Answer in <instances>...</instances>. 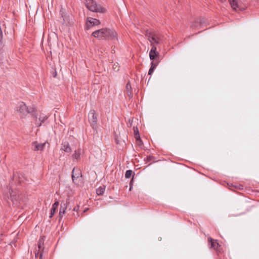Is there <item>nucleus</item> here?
<instances>
[{
	"instance_id": "obj_16",
	"label": "nucleus",
	"mask_w": 259,
	"mask_h": 259,
	"mask_svg": "<svg viewBox=\"0 0 259 259\" xmlns=\"http://www.w3.org/2000/svg\"><path fill=\"white\" fill-rule=\"evenodd\" d=\"M131 90H132V86H131V84L128 82L126 84V94L127 95L130 97H132V95H133V94H132V92L131 91Z\"/></svg>"
},
{
	"instance_id": "obj_19",
	"label": "nucleus",
	"mask_w": 259,
	"mask_h": 259,
	"mask_svg": "<svg viewBox=\"0 0 259 259\" xmlns=\"http://www.w3.org/2000/svg\"><path fill=\"white\" fill-rule=\"evenodd\" d=\"M133 175V171L132 170H127L125 175V177L126 178H130Z\"/></svg>"
},
{
	"instance_id": "obj_6",
	"label": "nucleus",
	"mask_w": 259,
	"mask_h": 259,
	"mask_svg": "<svg viewBox=\"0 0 259 259\" xmlns=\"http://www.w3.org/2000/svg\"><path fill=\"white\" fill-rule=\"evenodd\" d=\"M148 39L150 45H157L162 42L161 36L157 34H151L148 36Z\"/></svg>"
},
{
	"instance_id": "obj_24",
	"label": "nucleus",
	"mask_w": 259,
	"mask_h": 259,
	"mask_svg": "<svg viewBox=\"0 0 259 259\" xmlns=\"http://www.w3.org/2000/svg\"><path fill=\"white\" fill-rule=\"evenodd\" d=\"M59 205V202L58 201H56L52 205V208L56 209L58 207Z\"/></svg>"
},
{
	"instance_id": "obj_28",
	"label": "nucleus",
	"mask_w": 259,
	"mask_h": 259,
	"mask_svg": "<svg viewBox=\"0 0 259 259\" xmlns=\"http://www.w3.org/2000/svg\"><path fill=\"white\" fill-rule=\"evenodd\" d=\"M76 210H77V209H76V207H74V208H73V210H74V211H75Z\"/></svg>"
},
{
	"instance_id": "obj_11",
	"label": "nucleus",
	"mask_w": 259,
	"mask_h": 259,
	"mask_svg": "<svg viewBox=\"0 0 259 259\" xmlns=\"http://www.w3.org/2000/svg\"><path fill=\"white\" fill-rule=\"evenodd\" d=\"M240 3V0H230V5H231L232 8L235 10H237V8H239Z\"/></svg>"
},
{
	"instance_id": "obj_9",
	"label": "nucleus",
	"mask_w": 259,
	"mask_h": 259,
	"mask_svg": "<svg viewBox=\"0 0 259 259\" xmlns=\"http://www.w3.org/2000/svg\"><path fill=\"white\" fill-rule=\"evenodd\" d=\"M47 145L48 147L49 146L50 144L49 143L46 142L44 143H38L37 142L35 141L32 143V149L34 151L37 150H42Z\"/></svg>"
},
{
	"instance_id": "obj_20",
	"label": "nucleus",
	"mask_w": 259,
	"mask_h": 259,
	"mask_svg": "<svg viewBox=\"0 0 259 259\" xmlns=\"http://www.w3.org/2000/svg\"><path fill=\"white\" fill-rule=\"evenodd\" d=\"M135 139H136V141L137 142V143H138V144L139 145H141V138H140V134H136V136H135Z\"/></svg>"
},
{
	"instance_id": "obj_5",
	"label": "nucleus",
	"mask_w": 259,
	"mask_h": 259,
	"mask_svg": "<svg viewBox=\"0 0 259 259\" xmlns=\"http://www.w3.org/2000/svg\"><path fill=\"white\" fill-rule=\"evenodd\" d=\"M34 119L36 121V124L38 126H40L42 122H44L48 118V116L42 113H36L34 111L32 114Z\"/></svg>"
},
{
	"instance_id": "obj_18",
	"label": "nucleus",
	"mask_w": 259,
	"mask_h": 259,
	"mask_svg": "<svg viewBox=\"0 0 259 259\" xmlns=\"http://www.w3.org/2000/svg\"><path fill=\"white\" fill-rule=\"evenodd\" d=\"M105 190V187L104 186L102 187H100L98 189L96 190V193L98 195H102Z\"/></svg>"
},
{
	"instance_id": "obj_1",
	"label": "nucleus",
	"mask_w": 259,
	"mask_h": 259,
	"mask_svg": "<svg viewBox=\"0 0 259 259\" xmlns=\"http://www.w3.org/2000/svg\"><path fill=\"white\" fill-rule=\"evenodd\" d=\"M92 35L98 39L118 40L115 30L107 28H103L94 31Z\"/></svg>"
},
{
	"instance_id": "obj_15",
	"label": "nucleus",
	"mask_w": 259,
	"mask_h": 259,
	"mask_svg": "<svg viewBox=\"0 0 259 259\" xmlns=\"http://www.w3.org/2000/svg\"><path fill=\"white\" fill-rule=\"evenodd\" d=\"M157 66V63H154L153 61H152L151 63V67H150L149 72H148V74L149 75H151L153 73L154 69L156 68Z\"/></svg>"
},
{
	"instance_id": "obj_4",
	"label": "nucleus",
	"mask_w": 259,
	"mask_h": 259,
	"mask_svg": "<svg viewBox=\"0 0 259 259\" xmlns=\"http://www.w3.org/2000/svg\"><path fill=\"white\" fill-rule=\"evenodd\" d=\"M72 178L73 182L76 185H80L82 183V174L79 169L73 168Z\"/></svg>"
},
{
	"instance_id": "obj_2",
	"label": "nucleus",
	"mask_w": 259,
	"mask_h": 259,
	"mask_svg": "<svg viewBox=\"0 0 259 259\" xmlns=\"http://www.w3.org/2000/svg\"><path fill=\"white\" fill-rule=\"evenodd\" d=\"M87 8L90 11L99 13H105L106 10L100 5H98L94 0H85Z\"/></svg>"
},
{
	"instance_id": "obj_13",
	"label": "nucleus",
	"mask_w": 259,
	"mask_h": 259,
	"mask_svg": "<svg viewBox=\"0 0 259 259\" xmlns=\"http://www.w3.org/2000/svg\"><path fill=\"white\" fill-rule=\"evenodd\" d=\"M61 149L67 153H70L71 151V148L68 143H63Z\"/></svg>"
},
{
	"instance_id": "obj_10",
	"label": "nucleus",
	"mask_w": 259,
	"mask_h": 259,
	"mask_svg": "<svg viewBox=\"0 0 259 259\" xmlns=\"http://www.w3.org/2000/svg\"><path fill=\"white\" fill-rule=\"evenodd\" d=\"M67 203H64L63 205H61V206L60 207V209L59 214V217H60V220L63 218V215L65 214L66 210L67 209Z\"/></svg>"
},
{
	"instance_id": "obj_23",
	"label": "nucleus",
	"mask_w": 259,
	"mask_h": 259,
	"mask_svg": "<svg viewBox=\"0 0 259 259\" xmlns=\"http://www.w3.org/2000/svg\"><path fill=\"white\" fill-rule=\"evenodd\" d=\"M55 211H56V209L52 208H51V212H50V215L49 217L50 218L53 217V216L54 214Z\"/></svg>"
},
{
	"instance_id": "obj_26",
	"label": "nucleus",
	"mask_w": 259,
	"mask_h": 259,
	"mask_svg": "<svg viewBox=\"0 0 259 259\" xmlns=\"http://www.w3.org/2000/svg\"><path fill=\"white\" fill-rule=\"evenodd\" d=\"M151 46L152 47V48H151L150 51H152V52L157 51V48H156V45H151Z\"/></svg>"
},
{
	"instance_id": "obj_7",
	"label": "nucleus",
	"mask_w": 259,
	"mask_h": 259,
	"mask_svg": "<svg viewBox=\"0 0 259 259\" xmlns=\"http://www.w3.org/2000/svg\"><path fill=\"white\" fill-rule=\"evenodd\" d=\"M89 120L91 126L94 128L97 122V116L96 111L94 110H90L89 113Z\"/></svg>"
},
{
	"instance_id": "obj_21",
	"label": "nucleus",
	"mask_w": 259,
	"mask_h": 259,
	"mask_svg": "<svg viewBox=\"0 0 259 259\" xmlns=\"http://www.w3.org/2000/svg\"><path fill=\"white\" fill-rule=\"evenodd\" d=\"M201 21H202V20L201 19L199 18V19H197L196 21H195V23L193 25H192V27H197L198 25V23H201Z\"/></svg>"
},
{
	"instance_id": "obj_12",
	"label": "nucleus",
	"mask_w": 259,
	"mask_h": 259,
	"mask_svg": "<svg viewBox=\"0 0 259 259\" xmlns=\"http://www.w3.org/2000/svg\"><path fill=\"white\" fill-rule=\"evenodd\" d=\"M159 54L157 51L149 52V58L151 60H154L159 58Z\"/></svg>"
},
{
	"instance_id": "obj_8",
	"label": "nucleus",
	"mask_w": 259,
	"mask_h": 259,
	"mask_svg": "<svg viewBox=\"0 0 259 259\" xmlns=\"http://www.w3.org/2000/svg\"><path fill=\"white\" fill-rule=\"evenodd\" d=\"M101 23L100 21L95 18L88 17L87 19L86 27L88 29L94 26H98Z\"/></svg>"
},
{
	"instance_id": "obj_17",
	"label": "nucleus",
	"mask_w": 259,
	"mask_h": 259,
	"mask_svg": "<svg viewBox=\"0 0 259 259\" xmlns=\"http://www.w3.org/2000/svg\"><path fill=\"white\" fill-rule=\"evenodd\" d=\"M208 240L211 242V247H213L214 249H217L218 246H219L218 241L211 238L208 239Z\"/></svg>"
},
{
	"instance_id": "obj_3",
	"label": "nucleus",
	"mask_w": 259,
	"mask_h": 259,
	"mask_svg": "<svg viewBox=\"0 0 259 259\" xmlns=\"http://www.w3.org/2000/svg\"><path fill=\"white\" fill-rule=\"evenodd\" d=\"M16 111L19 113L21 118H24L28 114H32L34 112V109H32V111L31 112L24 103L21 102L18 104L16 107Z\"/></svg>"
},
{
	"instance_id": "obj_14",
	"label": "nucleus",
	"mask_w": 259,
	"mask_h": 259,
	"mask_svg": "<svg viewBox=\"0 0 259 259\" xmlns=\"http://www.w3.org/2000/svg\"><path fill=\"white\" fill-rule=\"evenodd\" d=\"M81 150L80 148L75 150L74 153L72 155V157L76 160L79 159L81 155Z\"/></svg>"
},
{
	"instance_id": "obj_29",
	"label": "nucleus",
	"mask_w": 259,
	"mask_h": 259,
	"mask_svg": "<svg viewBox=\"0 0 259 259\" xmlns=\"http://www.w3.org/2000/svg\"><path fill=\"white\" fill-rule=\"evenodd\" d=\"M132 190V187H131L130 190L131 191Z\"/></svg>"
},
{
	"instance_id": "obj_22",
	"label": "nucleus",
	"mask_w": 259,
	"mask_h": 259,
	"mask_svg": "<svg viewBox=\"0 0 259 259\" xmlns=\"http://www.w3.org/2000/svg\"><path fill=\"white\" fill-rule=\"evenodd\" d=\"M113 69L115 71H118L119 69V66L118 63H114V64L113 65Z\"/></svg>"
},
{
	"instance_id": "obj_27",
	"label": "nucleus",
	"mask_w": 259,
	"mask_h": 259,
	"mask_svg": "<svg viewBox=\"0 0 259 259\" xmlns=\"http://www.w3.org/2000/svg\"><path fill=\"white\" fill-rule=\"evenodd\" d=\"M134 132L135 136H136V134H139L138 129L137 127H134Z\"/></svg>"
},
{
	"instance_id": "obj_25",
	"label": "nucleus",
	"mask_w": 259,
	"mask_h": 259,
	"mask_svg": "<svg viewBox=\"0 0 259 259\" xmlns=\"http://www.w3.org/2000/svg\"><path fill=\"white\" fill-rule=\"evenodd\" d=\"M59 205V202L58 201H56L52 205V208L56 209L58 207Z\"/></svg>"
}]
</instances>
